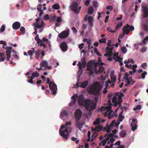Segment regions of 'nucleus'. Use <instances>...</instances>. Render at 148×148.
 Segmentation results:
<instances>
[{"instance_id":"nucleus-2","label":"nucleus","mask_w":148,"mask_h":148,"mask_svg":"<svg viewBox=\"0 0 148 148\" xmlns=\"http://www.w3.org/2000/svg\"><path fill=\"white\" fill-rule=\"evenodd\" d=\"M71 122H66L65 125H62L60 129L59 132L60 135L64 139L67 140L68 136L71 132L72 127H71Z\"/></svg>"},{"instance_id":"nucleus-51","label":"nucleus","mask_w":148,"mask_h":148,"mask_svg":"<svg viewBox=\"0 0 148 148\" xmlns=\"http://www.w3.org/2000/svg\"><path fill=\"white\" fill-rule=\"evenodd\" d=\"M87 44H88V47L89 49L90 50L91 49H93V47L92 45H91V43L90 42L88 41Z\"/></svg>"},{"instance_id":"nucleus-42","label":"nucleus","mask_w":148,"mask_h":148,"mask_svg":"<svg viewBox=\"0 0 148 148\" xmlns=\"http://www.w3.org/2000/svg\"><path fill=\"white\" fill-rule=\"evenodd\" d=\"M37 43L39 44V45L40 47L42 46L44 44L43 42H42V40L40 39L38 40L37 42Z\"/></svg>"},{"instance_id":"nucleus-8","label":"nucleus","mask_w":148,"mask_h":148,"mask_svg":"<svg viewBox=\"0 0 148 148\" xmlns=\"http://www.w3.org/2000/svg\"><path fill=\"white\" fill-rule=\"evenodd\" d=\"M142 11L143 17L146 18L148 16V7L146 5H142Z\"/></svg>"},{"instance_id":"nucleus-48","label":"nucleus","mask_w":148,"mask_h":148,"mask_svg":"<svg viewBox=\"0 0 148 148\" xmlns=\"http://www.w3.org/2000/svg\"><path fill=\"white\" fill-rule=\"evenodd\" d=\"M143 28L145 31L148 32V24H145L143 25Z\"/></svg>"},{"instance_id":"nucleus-33","label":"nucleus","mask_w":148,"mask_h":148,"mask_svg":"<svg viewBox=\"0 0 148 148\" xmlns=\"http://www.w3.org/2000/svg\"><path fill=\"white\" fill-rule=\"evenodd\" d=\"M82 62V65L83 66V68H85L86 66V61L85 59L84 58L81 60Z\"/></svg>"},{"instance_id":"nucleus-6","label":"nucleus","mask_w":148,"mask_h":148,"mask_svg":"<svg viewBox=\"0 0 148 148\" xmlns=\"http://www.w3.org/2000/svg\"><path fill=\"white\" fill-rule=\"evenodd\" d=\"M88 83V81L87 80H86L82 82H79L77 81L76 84L75 85V88L80 87L84 88L86 87Z\"/></svg>"},{"instance_id":"nucleus-29","label":"nucleus","mask_w":148,"mask_h":148,"mask_svg":"<svg viewBox=\"0 0 148 148\" xmlns=\"http://www.w3.org/2000/svg\"><path fill=\"white\" fill-rule=\"evenodd\" d=\"M113 50V47H107L106 48V50L108 51L110 54L112 55V50Z\"/></svg>"},{"instance_id":"nucleus-7","label":"nucleus","mask_w":148,"mask_h":148,"mask_svg":"<svg viewBox=\"0 0 148 148\" xmlns=\"http://www.w3.org/2000/svg\"><path fill=\"white\" fill-rule=\"evenodd\" d=\"M78 6V3L76 1H74L73 2L71 5V10L74 11L75 13L77 14H78L79 13V11H77Z\"/></svg>"},{"instance_id":"nucleus-63","label":"nucleus","mask_w":148,"mask_h":148,"mask_svg":"<svg viewBox=\"0 0 148 148\" xmlns=\"http://www.w3.org/2000/svg\"><path fill=\"white\" fill-rule=\"evenodd\" d=\"M106 9L107 10H109L110 11H111L112 10L113 8L112 6L109 5L107 7Z\"/></svg>"},{"instance_id":"nucleus-9","label":"nucleus","mask_w":148,"mask_h":148,"mask_svg":"<svg viewBox=\"0 0 148 148\" xmlns=\"http://www.w3.org/2000/svg\"><path fill=\"white\" fill-rule=\"evenodd\" d=\"M40 20V18L39 17L38 18L36 19V23L34 24V25L36 27L38 28H42L44 27L45 26V24L42 21L40 25L39 24L38 21Z\"/></svg>"},{"instance_id":"nucleus-21","label":"nucleus","mask_w":148,"mask_h":148,"mask_svg":"<svg viewBox=\"0 0 148 148\" xmlns=\"http://www.w3.org/2000/svg\"><path fill=\"white\" fill-rule=\"evenodd\" d=\"M71 98L73 100L70 103L69 105L71 106H73L76 103V99L75 97L74 96V95L71 97Z\"/></svg>"},{"instance_id":"nucleus-56","label":"nucleus","mask_w":148,"mask_h":148,"mask_svg":"<svg viewBox=\"0 0 148 148\" xmlns=\"http://www.w3.org/2000/svg\"><path fill=\"white\" fill-rule=\"evenodd\" d=\"M147 74V72L146 71H144L142 74L141 77L143 79H144L145 77V75Z\"/></svg>"},{"instance_id":"nucleus-25","label":"nucleus","mask_w":148,"mask_h":148,"mask_svg":"<svg viewBox=\"0 0 148 148\" xmlns=\"http://www.w3.org/2000/svg\"><path fill=\"white\" fill-rule=\"evenodd\" d=\"M129 76V74L128 73H126L125 74V75L124 77V79H126V81L129 80L131 81V82H132V77L128 78Z\"/></svg>"},{"instance_id":"nucleus-45","label":"nucleus","mask_w":148,"mask_h":148,"mask_svg":"<svg viewBox=\"0 0 148 148\" xmlns=\"http://www.w3.org/2000/svg\"><path fill=\"white\" fill-rule=\"evenodd\" d=\"M99 42L100 43H103L104 44L106 43V39L104 38H101V39L99 40Z\"/></svg>"},{"instance_id":"nucleus-35","label":"nucleus","mask_w":148,"mask_h":148,"mask_svg":"<svg viewBox=\"0 0 148 148\" xmlns=\"http://www.w3.org/2000/svg\"><path fill=\"white\" fill-rule=\"evenodd\" d=\"M130 62L132 63L133 64H134V60L132 59H129L127 61H125L124 62L125 64H128Z\"/></svg>"},{"instance_id":"nucleus-4","label":"nucleus","mask_w":148,"mask_h":148,"mask_svg":"<svg viewBox=\"0 0 148 148\" xmlns=\"http://www.w3.org/2000/svg\"><path fill=\"white\" fill-rule=\"evenodd\" d=\"M124 96V94L121 93L119 95L116 93L112 99V102L114 103V106L116 107L118 104L120 106L121 103L122 101V97Z\"/></svg>"},{"instance_id":"nucleus-16","label":"nucleus","mask_w":148,"mask_h":148,"mask_svg":"<svg viewBox=\"0 0 148 148\" xmlns=\"http://www.w3.org/2000/svg\"><path fill=\"white\" fill-rule=\"evenodd\" d=\"M60 47L62 51H65L67 50V45L64 42H62L61 43Z\"/></svg>"},{"instance_id":"nucleus-19","label":"nucleus","mask_w":148,"mask_h":148,"mask_svg":"<svg viewBox=\"0 0 148 148\" xmlns=\"http://www.w3.org/2000/svg\"><path fill=\"white\" fill-rule=\"evenodd\" d=\"M92 63L91 61H89L87 64V71H91L93 69Z\"/></svg>"},{"instance_id":"nucleus-23","label":"nucleus","mask_w":148,"mask_h":148,"mask_svg":"<svg viewBox=\"0 0 148 148\" xmlns=\"http://www.w3.org/2000/svg\"><path fill=\"white\" fill-rule=\"evenodd\" d=\"M126 133L124 130H122L119 133V136L121 138L124 137L126 135Z\"/></svg>"},{"instance_id":"nucleus-3","label":"nucleus","mask_w":148,"mask_h":148,"mask_svg":"<svg viewBox=\"0 0 148 148\" xmlns=\"http://www.w3.org/2000/svg\"><path fill=\"white\" fill-rule=\"evenodd\" d=\"M98 100V98L95 97L94 98L95 102L93 100H91L89 99H86L84 101V107L87 111L89 112L95 109L96 107V103Z\"/></svg>"},{"instance_id":"nucleus-43","label":"nucleus","mask_w":148,"mask_h":148,"mask_svg":"<svg viewBox=\"0 0 148 148\" xmlns=\"http://www.w3.org/2000/svg\"><path fill=\"white\" fill-rule=\"evenodd\" d=\"M121 50L123 53H125L127 51L126 47H122L121 48Z\"/></svg>"},{"instance_id":"nucleus-30","label":"nucleus","mask_w":148,"mask_h":148,"mask_svg":"<svg viewBox=\"0 0 148 148\" xmlns=\"http://www.w3.org/2000/svg\"><path fill=\"white\" fill-rule=\"evenodd\" d=\"M11 51H6V54L7 56L6 58L7 60H9L11 57Z\"/></svg>"},{"instance_id":"nucleus-53","label":"nucleus","mask_w":148,"mask_h":148,"mask_svg":"<svg viewBox=\"0 0 148 148\" xmlns=\"http://www.w3.org/2000/svg\"><path fill=\"white\" fill-rule=\"evenodd\" d=\"M141 66L143 69H145L147 66V64L146 63H144L141 65Z\"/></svg>"},{"instance_id":"nucleus-49","label":"nucleus","mask_w":148,"mask_h":148,"mask_svg":"<svg viewBox=\"0 0 148 148\" xmlns=\"http://www.w3.org/2000/svg\"><path fill=\"white\" fill-rule=\"evenodd\" d=\"M141 108V106L140 105H138L136 107L134 108L133 110H134L136 111L137 110H139Z\"/></svg>"},{"instance_id":"nucleus-14","label":"nucleus","mask_w":148,"mask_h":148,"mask_svg":"<svg viewBox=\"0 0 148 148\" xmlns=\"http://www.w3.org/2000/svg\"><path fill=\"white\" fill-rule=\"evenodd\" d=\"M41 66L47 68V69H50L51 68V66H48V63L47 61L44 60L41 62L40 64Z\"/></svg>"},{"instance_id":"nucleus-26","label":"nucleus","mask_w":148,"mask_h":148,"mask_svg":"<svg viewBox=\"0 0 148 148\" xmlns=\"http://www.w3.org/2000/svg\"><path fill=\"white\" fill-rule=\"evenodd\" d=\"M67 116V112L65 110H63L61 112V116L62 118L66 117Z\"/></svg>"},{"instance_id":"nucleus-31","label":"nucleus","mask_w":148,"mask_h":148,"mask_svg":"<svg viewBox=\"0 0 148 148\" xmlns=\"http://www.w3.org/2000/svg\"><path fill=\"white\" fill-rule=\"evenodd\" d=\"M111 109V107L110 106H108L106 107H102L100 109L101 111H105L106 110H109Z\"/></svg>"},{"instance_id":"nucleus-13","label":"nucleus","mask_w":148,"mask_h":148,"mask_svg":"<svg viewBox=\"0 0 148 148\" xmlns=\"http://www.w3.org/2000/svg\"><path fill=\"white\" fill-rule=\"evenodd\" d=\"M83 123L81 122L79 120H76L75 123V125L76 128H78L79 130L82 131Z\"/></svg>"},{"instance_id":"nucleus-10","label":"nucleus","mask_w":148,"mask_h":148,"mask_svg":"<svg viewBox=\"0 0 148 148\" xmlns=\"http://www.w3.org/2000/svg\"><path fill=\"white\" fill-rule=\"evenodd\" d=\"M75 116L76 120H80L82 115V111L80 109L77 110L75 112Z\"/></svg>"},{"instance_id":"nucleus-20","label":"nucleus","mask_w":148,"mask_h":148,"mask_svg":"<svg viewBox=\"0 0 148 148\" xmlns=\"http://www.w3.org/2000/svg\"><path fill=\"white\" fill-rule=\"evenodd\" d=\"M112 112V111L109 110H107V111L105 112L104 115V116H109V118L110 119L112 118L114 116L113 115L112 116L110 115V114Z\"/></svg>"},{"instance_id":"nucleus-58","label":"nucleus","mask_w":148,"mask_h":148,"mask_svg":"<svg viewBox=\"0 0 148 148\" xmlns=\"http://www.w3.org/2000/svg\"><path fill=\"white\" fill-rule=\"evenodd\" d=\"M5 29V26L4 25L2 26L1 28L0 29V31L1 32H3L4 31Z\"/></svg>"},{"instance_id":"nucleus-41","label":"nucleus","mask_w":148,"mask_h":148,"mask_svg":"<svg viewBox=\"0 0 148 148\" xmlns=\"http://www.w3.org/2000/svg\"><path fill=\"white\" fill-rule=\"evenodd\" d=\"M20 31L22 34H24L25 32V27L23 26L21 27Z\"/></svg>"},{"instance_id":"nucleus-47","label":"nucleus","mask_w":148,"mask_h":148,"mask_svg":"<svg viewBox=\"0 0 148 148\" xmlns=\"http://www.w3.org/2000/svg\"><path fill=\"white\" fill-rule=\"evenodd\" d=\"M110 138H107L106 139H104L102 141V145L103 146H104L107 142V140H109Z\"/></svg>"},{"instance_id":"nucleus-34","label":"nucleus","mask_w":148,"mask_h":148,"mask_svg":"<svg viewBox=\"0 0 148 148\" xmlns=\"http://www.w3.org/2000/svg\"><path fill=\"white\" fill-rule=\"evenodd\" d=\"M137 122L136 119L135 118H133L132 119V121L131 124V126H137Z\"/></svg>"},{"instance_id":"nucleus-24","label":"nucleus","mask_w":148,"mask_h":148,"mask_svg":"<svg viewBox=\"0 0 148 148\" xmlns=\"http://www.w3.org/2000/svg\"><path fill=\"white\" fill-rule=\"evenodd\" d=\"M111 82L113 83H115L116 82V77L114 75V74L112 73L111 74Z\"/></svg>"},{"instance_id":"nucleus-17","label":"nucleus","mask_w":148,"mask_h":148,"mask_svg":"<svg viewBox=\"0 0 148 148\" xmlns=\"http://www.w3.org/2000/svg\"><path fill=\"white\" fill-rule=\"evenodd\" d=\"M12 26L14 29H17L20 27L21 24L19 22L16 21L13 23Z\"/></svg>"},{"instance_id":"nucleus-36","label":"nucleus","mask_w":148,"mask_h":148,"mask_svg":"<svg viewBox=\"0 0 148 148\" xmlns=\"http://www.w3.org/2000/svg\"><path fill=\"white\" fill-rule=\"evenodd\" d=\"M93 8L92 6H90L88 9V12L90 14H91L93 13Z\"/></svg>"},{"instance_id":"nucleus-54","label":"nucleus","mask_w":148,"mask_h":148,"mask_svg":"<svg viewBox=\"0 0 148 148\" xmlns=\"http://www.w3.org/2000/svg\"><path fill=\"white\" fill-rule=\"evenodd\" d=\"M116 123V121L115 120H113V121H112V122L110 124V127H112V126H113L114 125H115Z\"/></svg>"},{"instance_id":"nucleus-11","label":"nucleus","mask_w":148,"mask_h":148,"mask_svg":"<svg viewBox=\"0 0 148 148\" xmlns=\"http://www.w3.org/2000/svg\"><path fill=\"white\" fill-rule=\"evenodd\" d=\"M85 20L86 21H88V23L89 25L91 27H92L93 26V23L94 21V18L93 17L90 16H88L86 15L84 18Z\"/></svg>"},{"instance_id":"nucleus-15","label":"nucleus","mask_w":148,"mask_h":148,"mask_svg":"<svg viewBox=\"0 0 148 148\" xmlns=\"http://www.w3.org/2000/svg\"><path fill=\"white\" fill-rule=\"evenodd\" d=\"M130 27V25L128 24H127L126 26H125L123 28V33L125 34H128L130 31V29L128 28Z\"/></svg>"},{"instance_id":"nucleus-38","label":"nucleus","mask_w":148,"mask_h":148,"mask_svg":"<svg viewBox=\"0 0 148 148\" xmlns=\"http://www.w3.org/2000/svg\"><path fill=\"white\" fill-rule=\"evenodd\" d=\"M100 123V119L99 118H97L96 119L95 121L93 123V124L94 125H96L99 124Z\"/></svg>"},{"instance_id":"nucleus-62","label":"nucleus","mask_w":148,"mask_h":148,"mask_svg":"<svg viewBox=\"0 0 148 148\" xmlns=\"http://www.w3.org/2000/svg\"><path fill=\"white\" fill-rule=\"evenodd\" d=\"M107 136L109 137L113 138V137L114 136L113 134L112 133H110L109 134H106L105 136Z\"/></svg>"},{"instance_id":"nucleus-50","label":"nucleus","mask_w":148,"mask_h":148,"mask_svg":"<svg viewBox=\"0 0 148 148\" xmlns=\"http://www.w3.org/2000/svg\"><path fill=\"white\" fill-rule=\"evenodd\" d=\"M126 81L127 83L125 84V86H127L128 85H129L130 84H132L135 82H133L132 81V82H131V81L129 80Z\"/></svg>"},{"instance_id":"nucleus-12","label":"nucleus","mask_w":148,"mask_h":148,"mask_svg":"<svg viewBox=\"0 0 148 148\" xmlns=\"http://www.w3.org/2000/svg\"><path fill=\"white\" fill-rule=\"evenodd\" d=\"M69 34V29L66 30L62 31L60 34L58 35V36L61 39L66 38Z\"/></svg>"},{"instance_id":"nucleus-22","label":"nucleus","mask_w":148,"mask_h":148,"mask_svg":"<svg viewBox=\"0 0 148 148\" xmlns=\"http://www.w3.org/2000/svg\"><path fill=\"white\" fill-rule=\"evenodd\" d=\"M78 103L79 105H82L83 102V96L82 95H80L77 100Z\"/></svg>"},{"instance_id":"nucleus-55","label":"nucleus","mask_w":148,"mask_h":148,"mask_svg":"<svg viewBox=\"0 0 148 148\" xmlns=\"http://www.w3.org/2000/svg\"><path fill=\"white\" fill-rule=\"evenodd\" d=\"M124 118V117L123 116L121 115V114H119V121L120 122H121L123 120Z\"/></svg>"},{"instance_id":"nucleus-44","label":"nucleus","mask_w":148,"mask_h":148,"mask_svg":"<svg viewBox=\"0 0 148 148\" xmlns=\"http://www.w3.org/2000/svg\"><path fill=\"white\" fill-rule=\"evenodd\" d=\"M122 24L123 23L121 22L118 23L116 26V30H117L122 25Z\"/></svg>"},{"instance_id":"nucleus-18","label":"nucleus","mask_w":148,"mask_h":148,"mask_svg":"<svg viewBox=\"0 0 148 148\" xmlns=\"http://www.w3.org/2000/svg\"><path fill=\"white\" fill-rule=\"evenodd\" d=\"M103 128V126L101 125H99L96 126L95 128L92 127L91 128L92 130L94 131L99 132Z\"/></svg>"},{"instance_id":"nucleus-27","label":"nucleus","mask_w":148,"mask_h":148,"mask_svg":"<svg viewBox=\"0 0 148 148\" xmlns=\"http://www.w3.org/2000/svg\"><path fill=\"white\" fill-rule=\"evenodd\" d=\"M98 133L95 131V132L93 133L92 135V139L91 141H93L95 139L96 136L98 135Z\"/></svg>"},{"instance_id":"nucleus-40","label":"nucleus","mask_w":148,"mask_h":148,"mask_svg":"<svg viewBox=\"0 0 148 148\" xmlns=\"http://www.w3.org/2000/svg\"><path fill=\"white\" fill-rule=\"evenodd\" d=\"M39 76V74L36 71H35L32 73V76L34 78V77H38Z\"/></svg>"},{"instance_id":"nucleus-1","label":"nucleus","mask_w":148,"mask_h":148,"mask_svg":"<svg viewBox=\"0 0 148 148\" xmlns=\"http://www.w3.org/2000/svg\"><path fill=\"white\" fill-rule=\"evenodd\" d=\"M102 88L101 84L98 82H95L91 86H88L86 91L88 94L94 96H99Z\"/></svg>"},{"instance_id":"nucleus-32","label":"nucleus","mask_w":148,"mask_h":148,"mask_svg":"<svg viewBox=\"0 0 148 148\" xmlns=\"http://www.w3.org/2000/svg\"><path fill=\"white\" fill-rule=\"evenodd\" d=\"M41 52V50L40 49H38L35 52V55L36 58L38 59Z\"/></svg>"},{"instance_id":"nucleus-64","label":"nucleus","mask_w":148,"mask_h":148,"mask_svg":"<svg viewBox=\"0 0 148 148\" xmlns=\"http://www.w3.org/2000/svg\"><path fill=\"white\" fill-rule=\"evenodd\" d=\"M72 29L75 33H76L77 32V31L75 27H73L72 28Z\"/></svg>"},{"instance_id":"nucleus-61","label":"nucleus","mask_w":148,"mask_h":148,"mask_svg":"<svg viewBox=\"0 0 148 148\" xmlns=\"http://www.w3.org/2000/svg\"><path fill=\"white\" fill-rule=\"evenodd\" d=\"M42 8L41 5V4H39L38 6V8H37V10L38 11H40L42 10H41Z\"/></svg>"},{"instance_id":"nucleus-39","label":"nucleus","mask_w":148,"mask_h":148,"mask_svg":"<svg viewBox=\"0 0 148 148\" xmlns=\"http://www.w3.org/2000/svg\"><path fill=\"white\" fill-rule=\"evenodd\" d=\"M52 8L54 9L58 10L60 8L59 5L57 4H55L52 6Z\"/></svg>"},{"instance_id":"nucleus-52","label":"nucleus","mask_w":148,"mask_h":148,"mask_svg":"<svg viewBox=\"0 0 148 148\" xmlns=\"http://www.w3.org/2000/svg\"><path fill=\"white\" fill-rule=\"evenodd\" d=\"M98 63L100 65H103V64L102 62L101 58L100 57L98 58Z\"/></svg>"},{"instance_id":"nucleus-60","label":"nucleus","mask_w":148,"mask_h":148,"mask_svg":"<svg viewBox=\"0 0 148 148\" xmlns=\"http://www.w3.org/2000/svg\"><path fill=\"white\" fill-rule=\"evenodd\" d=\"M107 31H108V32H109L111 33H114L115 32V30H111V28L110 27H108L107 28Z\"/></svg>"},{"instance_id":"nucleus-37","label":"nucleus","mask_w":148,"mask_h":148,"mask_svg":"<svg viewBox=\"0 0 148 148\" xmlns=\"http://www.w3.org/2000/svg\"><path fill=\"white\" fill-rule=\"evenodd\" d=\"M105 69L104 67L103 66L100 67L98 71H97V73H99L103 72Z\"/></svg>"},{"instance_id":"nucleus-28","label":"nucleus","mask_w":148,"mask_h":148,"mask_svg":"<svg viewBox=\"0 0 148 148\" xmlns=\"http://www.w3.org/2000/svg\"><path fill=\"white\" fill-rule=\"evenodd\" d=\"M32 49H33L32 50H29L27 52L28 54L30 56L31 58L33 55V53L35 52L34 48H32Z\"/></svg>"},{"instance_id":"nucleus-5","label":"nucleus","mask_w":148,"mask_h":148,"mask_svg":"<svg viewBox=\"0 0 148 148\" xmlns=\"http://www.w3.org/2000/svg\"><path fill=\"white\" fill-rule=\"evenodd\" d=\"M46 83L49 84V88L51 90L53 91L52 94L54 95H56L57 93L56 91L57 90V85L54 82H50V79L49 78H47V79Z\"/></svg>"},{"instance_id":"nucleus-46","label":"nucleus","mask_w":148,"mask_h":148,"mask_svg":"<svg viewBox=\"0 0 148 148\" xmlns=\"http://www.w3.org/2000/svg\"><path fill=\"white\" fill-rule=\"evenodd\" d=\"M27 77L28 78H30L29 79L28 81V82L29 83H32V84H33V83L34 84V83H33V79L34 78H33V77H32V76L31 77L28 76Z\"/></svg>"},{"instance_id":"nucleus-57","label":"nucleus","mask_w":148,"mask_h":148,"mask_svg":"<svg viewBox=\"0 0 148 148\" xmlns=\"http://www.w3.org/2000/svg\"><path fill=\"white\" fill-rule=\"evenodd\" d=\"M12 48L11 47L7 46L5 47V49L6 51H11Z\"/></svg>"},{"instance_id":"nucleus-59","label":"nucleus","mask_w":148,"mask_h":148,"mask_svg":"<svg viewBox=\"0 0 148 148\" xmlns=\"http://www.w3.org/2000/svg\"><path fill=\"white\" fill-rule=\"evenodd\" d=\"M132 127L131 129L132 131H134L137 128V126H131Z\"/></svg>"}]
</instances>
